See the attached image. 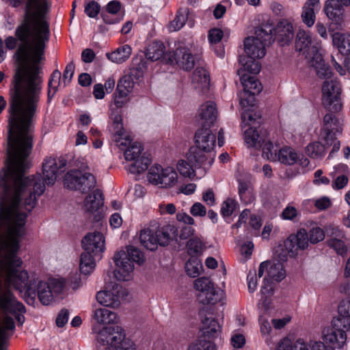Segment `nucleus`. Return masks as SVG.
I'll list each match as a JSON object with an SVG mask.
<instances>
[{"mask_svg": "<svg viewBox=\"0 0 350 350\" xmlns=\"http://www.w3.org/2000/svg\"><path fill=\"white\" fill-rule=\"evenodd\" d=\"M42 79H33L29 84L10 87L7 137V167L0 172V228H25L28 213L37 204L45 191V184L53 185L57 175L66 169L62 157H46L42 174L25 176L29 167L27 161L33 146V122L42 89Z\"/></svg>", "mask_w": 350, "mask_h": 350, "instance_id": "f257e3e1", "label": "nucleus"}, {"mask_svg": "<svg viewBox=\"0 0 350 350\" xmlns=\"http://www.w3.org/2000/svg\"><path fill=\"white\" fill-rule=\"evenodd\" d=\"M269 280L280 282L285 278V271L282 262H271L268 266L267 275L265 276Z\"/></svg>", "mask_w": 350, "mask_h": 350, "instance_id": "4c0bfd02", "label": "nucleus"}, {"mask_svg": "<svg viewBox=\"0 0 350 350\" xmlns=\"http://www.w3.org/2000/svg\"><path fill=\"white\" fill-rule=\"evenodd\" d=\"M14 7L26 2L25 18L15 31L21 44L14 54L17 66L11 87L29 84L33 79H42L38 64L44 59L46 43L49 40L46 21L49 5L46 0H11Z\"/></svg>", "mask_w": 350, "mask_h": 350, "instance_id": "f03ea898", "label": "nucleus"}, {"mask_svg": "<svg viewBox=\"0 0 350 350\" xmlns=\"http://www.w3.org/2000/svg\"><path fill=\"white\" fill-rule=\"evenodd\" d=\"M121 286L115 284L111 291H99L96 294V299L103 306L118 308L120 305V289Z\"/></svg>", "mask_w": 350, "mask_h": 350, "instance_id": "6ab92c4d", "label": "nucleus"}, {"mask_svg": "<svg viewBox=\"0 0 350 350\" xmlns=\"http://www.w3.org/2000/svg\"><path fill=\"white\" fill-rule=\"evenodd\" d=\"M63 183L68 189L88 193L95 187L96 180L91 173L71 170L64 175Z\"/></svg>", "mask_w": 350, "mask_h": 350, "instance_id": "9b49d317", "label": "nucleus"}, {"mask_svg": "<svg viewBox=\"0 0 350 350\" xmlns=\"http://www.w3.org/2000/svg\"><path fill=\"white\" fill-rule=\"evenodd\" d=\"M222 292L217 291L214 286L209 288L208 291L205 292L203 295H200V297H202L200 301L203 304H211L214 305L221 299Z\"/></svg>", "mask_w": 350, "mask_h": 350, "instance_id": "a18cd8bd", "label": "nucleus"}, {"mask_svg": "<svg viewBox=\"0 0 350 350\" xmlns=\"http://www.w3.org/2000/svg\"><path fill=\"white\" fill-rule=\"evenodd\" d=\"M341 85L336 78L325 80L322 85V104L329 112H338L342 110Z\"/></svg>", "mask_w": 350, "mask_h": 350, "instance_id": "f8f14e48", "label": "nucleus"}, {"mask_svg": "<svg viewBox=\"0 0 350 350\" xmlns=\"http://www.w3.org/2000/svg\"><path fill=\"white\" fill-rule=\"evenodd\" d=\"M329 247L333 248L337 254L343 256L347 254V248L343 241L338 239H331L327 241Z\"/></svg>", "mask_w": 350, "mask_h": 350, "instance_id": "052dcab7", "label": "nucleus"}, {"mask_svg": "<svg viewBox=\"0 0 350 350\" xmlns=\"http://www.w3.org/2000/svg\"><path fill=\"white\" fill-rule=\"evenodd\" d=\"M112 331V345L111 349L118 350L120 347H129L131 344L130 340L125 338V334L123 333V329L118 325L111 326V332Z\"/></svg>", "mask_w": 350, "mask_h": 350, "instance_id": "473e14b6", "label": "nucleus"}, {"mask_svg": "<svg viewBox=\"0 0 350 350\" xmlns=\"http://www.w3.org/2000/svg\"><path fill=\"white\" fill-rule=\"evenodd\" d=\"M237 206V202H236L235 200L232 198H228L222 204L220 211L221 214L224 217L230 216L233 213L234 211L236 209Z\"/></svg>", "mask_w": 350, "mask_h": 350, "instance_id": "13d9d810", "label": "nucleus"}, {"mask_svg": "<svg viewBox=\"0 0 350 350\" xmlns=\"http://www.w3.org/2000/svg\"><path fill=\"white\" fill-rule=\"evenodd\" d=\"M144 148L141 143L134 142L124 152V158L127 161L135 160L140 157Z\"/></svg>", "mask_w": 350, "mask_h": 350, "instance_id": "603ef678", "label": "nucleus"}, {"mask_svg": "<svg viewBox=\"0 0 350 350\" xmlns=\"http://www.w3.org/2000/svg\"><path fill=\"white\" fill-rule=\"evenodd\" d=\"M94 318L100 324L115 323L117 314L107 308H98L94 310Z\"/></svg>", "mask_w": 350, "mask_h": 350, "instance_id": "e433bc0d", "label": "nucleus"}, {"mask_svg": "<svg viewBox=\"0 0 350 350\" xmlns=\"http://www.w3.org/2000/svg\"><path fill=\"white\" fill-rule=\"evenodd\" d=\"M194 166L189 161L180 160L177 164V170L183 176L189 177L195 176Z\"/></svg>", "mask_w": 350, "mask_h": 350, "instance_id": "6e6d98bb", "label": "nucleus"}, {"mask_svg": "<svg viewBox=\"0 0 350 350\" xmlns=\"http://www.w3.org/2000/svg\"><path fill=\"white\" fill-rule=\"evenodd\" d=\"M187 350H216V346L213 342L200 339L191 342Z\"/></svg>", "mask_w": 350, "mask_h": 350, "instance_id": "864d4df0", "label": "nucleus"}, {"mask_svg": "<svg viewBox=\"0 0 350 350\" xmlns=\"http://www.w3.org/2000/svg\"><path fill=\"white\" fill-rule=\"evenodd\" d=\"M186 247L188 254L194 258L202 255L206 248L204 243L198 237L191 238Z\"/></svg>", "mask_w": 350, "mask_h": 350, "instance_id": "79ce46f5", "label": "nucleus"}, {"mask_svg": "<svg viewBox=\"0 0 350 350\" xmlns=\"http://www.w3.org/2000/svg\"><path fill=\"white\" fill-rule=\"evenodd\" d=\"M12 286L5 277L0 275V350H5L4 343L15 328V323L10 314L15 317L19 325L25 322V306L18 301L10 290Z\"/></svg>", "mask_w": 350, "mask_h": 350, "instance_id": "20e7f679", "label": "nucleus"}, {"mask_svg": "<svg viewBox=\"0 0 350 350\" xmlns=\"http://www.w3.org/2000/svg\"><path fill=\"white\" fill-rule=\"evenodd\" d=\"M131 51V46L126 44L118 48L111 53H107V56L111 62L117 64H121L125 62L130 57Z\"/></svg>", "mask_w": 350, "mask_h": 350, "instance_id": "58836bf2", "label": "nucleus"}, {"mask_svg": "<svg viewBox=\"0 0 350 350\" xmlns=\"http://www.w3.org/2000/svg\"><path fill=\"white\" fill-rule=\"evenodd\" d=\"M111 119L115 135L122 137L124 135L122 118L118 109H112Z\"/></svg>", "mask_w": 350, "mask_h": 350, "instance_id": "3c124183", "label": "nucleus"}, {"mask_svg": "<svg viewBox=\"0 0 350 350\" xmlns=\"http://www.w3.org/2000/svg\"><path fill=\"white\" fill-rule=\"evenodd\" d=\"M295 48L299 52H302L308 59L311 58L312 49L317 47L312 46V38L309 31L299 30L295 38Z\"/></svg>", "mask_w": 350, "mask_h": 350, "instance_id": "4be33fe9", "label": "nucleus"}, {"mask_svg": "<svg viewBox=\"0 0 350 350\" xmlns=\"http://www.w3.org/2000/svg\"><path fill=\"white\" fill-rule=\"evenodd\" d=\"M266 44L251 37H247L244 40V50L248 57L262 58L266 53Z\"/></svg>", "mask_w": 350, "mask_h": 350, "instance_id": "a878e982", "label": "nucleus"}, {"mask_svg": "<svg viewBox=\"0 0 350 350\" xmlns=\"http://www.w3.org/2000/svg\"><path fill=\"white\" fill-rule=\"evenodd\" d=\"M176 228L172 226H165L159 228L155 232L146 228L142 230L139 234L141 244L150 251H154L158 245L165 247L170 244L171 234H176Z\"/></svg>", "mask_w": 350, "mask_h": 350, "instance_id": "1a4fd4ad", "label": "nucleus"}, {"mask_svg": "<svg viewBox=\"0 0 350 350\" xmlns=\"http://www.w3.org/2000/svg\"><path fill=\"white\" fill-rule=\"evenodd\" d=\"M112 331L111 332V326L104 327L99 332L97 335V340L102 347H99V350H105L106 347H111L112 342Z\"/></svg>", "mask_w": 350, "mask_h": 350, "instance_id": "de8ad7c7", "label": "nucleus"}, {"mask_svg": "<svg viewBox=\"0 0 350 350\" xmlns=\"http://www.w3.org/2000/svg\"><path fill=\"white\" fill-rule=\"evenodd\" d=\"M135 69L131 70L129 74L124 75L118 83L116 92L122 97H127V96L133 91L135 82L133 77L137 74Z\"/></svg>", "mask_w": 350, "mask_h": 350, "instance_id": "c85d7f7f", "label": "nucleus"}, {"mask_svg": "<svg viewBox=\"0 0 350 350\" xmlns=\"http://www.w3.org/2000/svg\"><path fill=\"white\" fill-rule=\"evenodd\" d=\"M284 248H286L285 246ZM287 253H288L291 256H293L291 255V253L288 252L286 249L284 250L282 247H278L275 250L274 258L277 260V262H285L287 260Z\"/></svg>", "mask_w": 350, "mask_h": 350, "instance_id": "69168bd1", "label": "nucleus"}, {"mask_svg": "<svg viewBox=\"0 0 350 350\" xmlns=\"http://www.w3.org/2000/svg\"><path fill=\"white\" fill-rule=\"evenodd\" d=\"M195 142L198 148L212 152L215 145V135L208 127H201L195 134Z\"/></svg>", "mask_w": 350, "mask_h": 350, "instance_id": "412c9836", "label": "nucleus"}, {"mask_svg": "<svg viewBox=\"0 0 350 350\" xmlns=\"http://www.w3.org/2000/svg\"><path fill=\"white\" fill-rule=\"evenodd\" d=\"M187 21V14L185 12L178 11L175 18L170 23L169 29L170 31H175L180 29Z\"/></svg>", "mask_w": 350, "mask_h": 350, "instance_id": "5fc2aeb1", "label": "nucleus"}, {"mask_svg": "<svg viewBox=\"0 0 350 350\" xmlns=\"http://www.w3.org/2000/svg\"><path fill=\"white\" fill-rule=\"evenodd\" d=\"M166 64H176L183 70H190L194 67V59L193 55L189 53L185 48H178L174 51L169 52L165 56Z\"/></svg>", "mask_w": 350, "mask_h": 350, "instance_id": "2eb2a0df", "label": "nucleus"}, {"mask_svg": "<svg viewBox=\"0 0 350 350\" xmlns=\"http://www.w3.org/2000/svg\"><path fill=\"white\" fill-rule=\"evenodd\" d=\"M116 265L114 276L118 280H128L130 274L134 269L133 262L139 265L144 262L143 253L137 247L130 245L126 247V251L121 250L116 252L113 256Z\"/></svg>", "mask_w": 350, "mask_h": 350, "instance_id": "423d86ee", "label": "nucleus"}, {"mask_svg": "<svg viewBox=\"0 0 350 350\" xmlns=\"http://www.w3.org/2000/svg\"><path fill=\"white\" fill-rule=\"evenodd\" d=\"M187 159L195 168L209 167L214 160V154L207 150L191 147L187 154Z\"/></svg>", "mask_w": 350, "mask_h": 350, "instance_id": "dca6fc26", "label": "nucleus"}, {"mask_svg": "<svg viewBox=\"0 0 350 350\" xmlns=\"http://www.w3.org/2000/svg\"><path fill=\"white\" fill-rule=\"evenodd\" d=\"M69 317V311L66 308H63L59 312L57 318H56V325L59 327H64L66 323L68 322Z\"/></svg>", "mask_w": 350, "mask_h": 350, "instance_id": "e2e57ef3", "label": "nucleus"}, {"mask_svg": "<svg viewBox=\"0 0 350 350\" xmlns=\"http://www.w3.org/2000/svg\"><path fill=\"white\" fill-rule=\"evenodd\" d=\"M103 193L100 189H96L92 194L88 196L85 200V205L88 211L97 212L104 203Z\"/></svg>", "mask_w": 350, "mask_h": 350, "instance_id": "2f4dec72", "label": "nucleus"}, {"mask_svg": "<svg viewBox=\"0 0 350 350\" xmlns=\"http://www.w3.org/2000/svg\"><path fill=\"white\" fill-rule=\"evenodd\" d=\"M241 84L243 87V92L241 94L240 103L243 107V111L241 118L246 124L254 123L261 116L254 112V107L256 105V95L259 94L262 90L260 82L255 77L248 74H243L240 77Z\"/></svg>", "mask_w": 350, "mask_h": 350, "instance_id": "39448f33", "label": "nucleus"}, {"mask_svg": "<svg viewBox=\"0 0 350 350\" xmlns=\"http://www.w3.org/2000/svg\"><path fill=\"white\" fill-rule=\"evenodd\" d=\"M100 9V5L95 1H92L85 6L84 11L89 17L94 18L98 14Z\"/></svg>", "mask_w": 350, "mask_h": 350, "instance_id": "680f3d73", "label": "nucleus"}, {"mask_svg": "<svg viewBox=\"0 0 350 350\" xmlns=\"http://www.w3.org/2000/svg\"><path fill=\"white\" fill-rule=\"evenodd\" d=\"M350 0H327L324 6L327 16L332 20L329 31L340 29L343 22L344 6H348Z\"/></svg>", "mask_w": 350, "mask_h": 350, "instance_id": "4468645a", "label": "nucleus"}, {"mask_svg": "<svg viewBox=\"0 0 350 350\" xmlns=\"http://www.w3.org/2000/svg\"><path fill=\"white\" fill-rule=\"evenodd\" d=\"M185 268L188 275L196 278L202 269V265L198 258L191 257L186 262Z\"/></svg>", "mask_w": 350, "mask_h": 350, "instance_id": "09e8293b", "label": "nucleus"}, {"mask_svg": "<svg viewBox=\"0 0 350 350\" xmlns=\"http://www.w3.org/2000/svg\"><path fill=\"white\" fill-rule=\"evenodd\" d=\"M338 317L333 319L332 323L338 327H346L350 329V299H343L338 307Z\"/></svg>", "mask_w": 350, "mask_h": 350, "instance_id": "5701e85b", "label": "nucleus"}, {"mask_svg": "<svg viewBox=\"0 0 350 350\" xmlns=\"http://www.w3.org/2000/svg\"><path fill=\"white\" fill-rule=\"evenodd\" d=\"M245 142L249 147L262 148V157L268 160L276 161L277 150L270 139L266 129L250 127L245 131Z\"/></svg>", "mask_w": 350, "mask_h": 350, "instance_id": "6e6552de", "label": "nucleus"}, {"mask_svg": "<svg viewBox=\"0 0 350 350\" xmlns=\"http://www.w3.org/2000/svg\"><path fill=\"white\" fill-rule=\"evenodd\" d=\"M248 289L253 293L257 286V275L255 270L250 271L247 274Z\"/></svg>", "mask_w": 350, "mask_h": 350, "instance_id": "774afa93", "label": "nucleus"}, {"mask_svg": "<svg viewBox=\"0 0 350 350\" xmlns=\"http://www.w3.org/2000/svg\"><path fill=\"white\" fill-rule=\"evenodd\" d=\"M169 54L165 53V47L164 44L160 41H153L146 48V57L148 59L152 62L163 58L165 62V56Z\"/></svg>", "mask_w": 350, "mask_h": 350, "instance_id": "7c9ffc66", "label": "nucleus"}, {"mask_svg": "<svg viewBox=\"0 0 350 350\" xmlns=\"http://www.w3.org/2000/svg\"><path fill=\"white\" fill-rule=\"evenodd\" d=\"M297 152L292 148L285 146L278 151L276 161L285 165H291L297 162Z\"/></svg>", "mask_w": 350, "mask_h": 350, "instance_id": "c9c22d12", "label": "nucleus"}, {"mask_svg": "<svg viewBox=\"0 0 350 350\" xmlns=\"http://www.w3.org/2000/svg\"><path fill=\"white\" fill-rule=\"evenodd\" d=\"M273 293V288L271 282L267 277L264 278V285L262 286L261 293L262 295V301L265 307H268L269 302L267 297L271 296Z\"/></svg>", "mask_w": 350, "mask_h": 350, "instance_id": "bf43d9fd", "label": "nucleus"}, {"mask_svg": "<svg viewBox=\"0 0 350 350\" xmlns=\"http://www.w3.org/2000/svg\"><path fill=\"white\" fill-rule=\"evenodd\" d=\"M335 112H330L325 114L323 118V125L320 130L319 139L326 142L328 145H333V148L329 152V158L332 154L338 152L340 147V142L336 137V133L342 132V127L339 120L334 114Z\"/></svg>", "mask_w": 350, "mask_h": 350, "instance_id": "9d476101", "label": "nucleus"}, {"mask_svg": "<svg viewBox=\"0 0 350 350\" xmlns=\"http://www.w3.org/2000/svg\"><path fill=\"white\" fill-rule=\"evenodd\" d=\"M190 213L195 217H203L206 215V210L202 204L196 202L191 207Z\"/></svg>", "mask_w": 350, "mask_h": 350, "instance_id": "0e129e2a", "label": "nucleus"}, {"mask_svg": "<svg viewBox=\"0 0 350 350\" xmlns=\"http://www.w3.org/2000/svg\"><path fill=\"white\" fill-rule=\"evenodd\" d=\"M324 238V231L319 227L310 229L308 233L306 230L301 228L286 239L285 247L291 255L296 256L299 250H304L308 247L309 241L315 244L323 241Z\"/></svg>", "mask_w": 350, "mask_h": 350, "instance_id": "0eeeda50", "label": "nucleus"}, {"mask_svg": "<svg viewBox=\"0 0 350 350\" xmlns=\"http://www.w3.org/2000/svg\"><path fill=\"white\" fill-rule=\"evenodd\" d=\"M201 332L202 336L207 338H217L221 332V327L214 318L206 317L202 321Z\"/></svg>", "mask_w": 350, "mask_h": 350, "instance_id": "c756f323", "label": "nucleus"}, {"mask_svg": "<svg viewBox=\"0 0 350 350\" xmlns=\"http://www.w3.org/2000/svg\"><path fill=\"white\" fill-rule=\"evenodd\" d=\"M96 256L85 251L81 254L79 265L81 273L87 275L93 271L96 265L94 258Z\"/></svg>", "mask_w": 350, "mask_h": 350, "instance_id": "a19ab883", "label": "nucleus"}, {"mask_svg": "<svg viewBox=\"0 0 350 350\" xmlns=\"http://www.w3.org/2000/svg\"><path fill=\"white\" fill-rule=\"evenodd\" d=\"M81 245L84 251L100 256L105 250V237L99 232H89L83 238Z\"/></svg>", "mask_w": 350, "mask_h": 350, "instance_id": "f3484780", "label": "nucleus"}, {"mask_svg": "<svg viewBox=\"0 0 350 350\" xmlns=\"http://www.w3.org/2000/svg\"><path fill=\"white\" fill-rule=\"evenodd\" d=\"M129 167V170L132 174H141L146 171L151 163V159L143 154L135 160H133Z\"/></svg>", "mask_w": 350, "mask_h": 350, "instance_id": "37998d69", "label": "nucleus"}, {"mask_svg": "<svg viewBox=\"0 0 350 350\" xmlns=\"http://www.w3.org/2000/svg\"><path fill=\"white\" fill-rule=\"evenodd\" d=\"M257 57L248 56L241 57L239 62L243 67L244 70L250 73L257 74L260 71V64L256 61Z\"/></svg>", "mask_w": 350, "mask_h": 350, "instance_id": "c03bdc74", "label": "nucleus"}, {"mask_svg": "<svg viewBox=\"0 0 350 350\" xmlns=\"http://www.w3.org/2000/svg\"><path fill=\"white\" fill-rule=\"evenodd\" d=\"M332 36L333 43L337 46L339 52L342 55H349L350 53V35L336 32Z\"/></svg>", "mask_w": 350, "mask_h": 350, "instance_id": "f704fd0d", "label": "nucleus"}, {"mask_svg": "<svg viewBox=\"0 0 350 350\" xmlns=\"http://www.w3.org/2000/svg\"><path fill=\"white\" fill-rule=\"evenodd\" d=\"M274 25L269 21L262 23L260 26L257 27L255 30V36L252 38L260 41L264 44L269 46L275 40L274 37Z\"/></svg>", "mask_w": 350, "mask_h": 350, "instance_id": "393cba45", "label": "nucleus"}, {"mask_svg": "<svg viewBox=\"0 0 350 350\" xmlns=\"http://www.w3.org/2000/svg\"><path fill=\"white\" fill-rule=\"evenodd\" d=\"M273 34L282 44H288L294 37L293 27L287 21H280L275 28Z\"/></svg>", "mask_w": 350, "mask_h": 350, "instance_id": "cd10ccee", "label": "nucleus"}, {"mask_svg": "<svg viewBox=\"0 0 350 350\" xmlns=\"http://www.w3.org/2000/svg\"><path fill=\"white\" fill-rule=\"evenodd\" d=\"M213 286V283L208 278L202 277L198 278L194 282V288L201 292L200 295H203L205 292Z\"/></svg>", "mask_w": 350, "mask_h": 350, "instance_id": "4d7b16f0", "label": "nucleus"}, {"mask_svg": "<svg viewBox=\"0 0 350 350\" xmlns=\"http://www.w3.org/2000/svg\"><path fill=\"white\" fill-rule=\"evenodd\" d=\"M312 56L308 59V64L313 68L318 77L329 80L332 79L333 72L330 66L325 63L321 54L317 48L312 49Z\"/></svg>", "mask_w": 350, "mask_h": 350, "instance_id": "a211bd4d", "label": "nucleus"}, {"mask_svg": "<svg viewBox=\"0 0 350 350\" xmlns=\"http://www.w3.org/2000/svg\"><path fill=\"white\" fill-rule=\"evenodd\" d=\"M331 146L321 140V142H314L306 147V154L312 159H321L324 157L326 149Z\"/></svg>", "mask_w": 350, "mask_h": 350, "instance_id": "72a5a7b5", "label": "nucleus"}, {"mask_svg": "<svg viewBox=\"0 0 350 350\" xmlns=\"http://www.w3.org/2000/svg\"><path fill=\"white\" fill-rule=\"evenodd\" d=\"M61 72L58 70H55L51 75L50 79L48 83V94H47V102L50 103L52 98L53 97L55 92L57 90V87L59 85L61 79Z\"/></svg>", "mask_w": 350, "mask_h": 350, "instance_id": "49530a36", "label": "nucleus"}, {"mask_svg": "<svg viewBox=\"0 0 350 350\" xmlns=\"http://www.w3.org/2000/svg\"><path fill=\"white\" fill-rule=\"evenodd\" d=\"M177 173L172 167L162 168L160 165L152 166L148 173V181L155 185H160L162 188L174 186L177 182Z\"/></svg>", "mask_w": 350, "mask_h": 350, "instance_id": "ddd939ff", "label": "nucleus"}, {"mask_svg": "<svg viewBox=\"0 0 350 350\" xmlns=\"http://www.w3.org/2000/svg\"><path fill=\"white\" fill-rule=\"evenodd\" d=\"M223 31L219 29H212L208 33V40L211 43H217L223 38Z\"/></svg>", "mask_w": 350, "mask_h": 350, "instance_id": "338daca9", "label": "nucleus"}, {"mask_svg": "<svg viewBox=\"0 0 350 350\" xmlns=\"http://www.w3.org/2000/svg\"><path fill=\"white\" fill-rule=\"evenodd\" d=\"M320 0H307L302 8L301 19L307 27H312L316 19L315 10L320 9Z\"/></svg>", "mask_w": 350, "mask_h": 350, "instance_id": "bb28decb", "label": "nucleus"}, {"mask_svg": "<svg viewBox=\"0 0 350 350\" xmlns=\"http://www.w3.org/2000/svg\"><path fill=\"white\" fill-rule=\"evenodd\" d=\"M192 82L199 85L202 90L208 89L210 77L208 71L202 67H198L193 73Z\"/></svg>", "mask_w": 350, "mask_h": 350, "instance_id": "ea45409f", "label": "nucleus"}, {"mask_svg": "<svg viewBox=\"0 0 350 350\" xmlns=\"http://www.w3.org/2000/svg\"><path fill=\"white\" fill-rule=\"evenodd\" d=\"M333 328L328 330L327 334H324V340L332 346L333 348H340L342 347L347 339L345 330L346 327H338L332 324Z\"/></svg>", "mask_w": 350, "mask_h": 350, "instance_id": "b1692460", "label": "nucleus"}, {"mask_svg": "<svg viewBox=\"0 0 350 350\" xmlns=\"http://www.w3.org/2000/svg\"><path fill=\"white\" fill-rule=\"evenodd\" d=\"M217 116V111L213 102H206L202 105L198 111V118L201 127L211 126L215 122Z\"/></svg>", "mask_w": 350, "mask_h": 350, "instance_id": "aec40b11", "label": "nucleus"}, {"mask_svg": "<svg viewBox=\"0 0 350 350\" xmlns=\"http://www.w3.org/2000/svg\"><path fill=\"white\" fill-rule=\"evenodd\" d=\"M239 194L241 200L245 204L251 203L254 200L250 183L242 180L239 181Z\"/></svg>", "mask_w": 350, "mask_h": 350, "instance_id": "8fccbe9b", "label": "nucleus"}, {"mask_svg": "<svg viewBox=\"0 0 350 350\" xmlns=\"http://www.w3.org/2000/svg\"><path fill=\"white\" fill-rule=\"evenodd\" d=\"M25 234V228L21 226L18 230L0 228V275L20 292L25 290L24 299L28 305H34L36 296L43 305H49L53 299L51 286L38 279L29 280L27 272L21 269L22 260L17 252Z\"/></svg>", "mask_w": 350, "mask_h": 350, "instance_id": "7ed1b4c3", "label": "nucleus"}]
</instances>
